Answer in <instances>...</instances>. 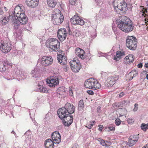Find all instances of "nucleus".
I'll return each mask as SVG.
<instances>
[{
  "instance_id": "1",
  "label": "nucleus",
  "mask_w": 148,
  "mask_h": 148,
  "mask_svg": "<svg viewBox=\"0 0 148 148\" xmlns=\"http://www.w3.org/2000/svg\"><path fill=\"white\" fill-rule=\"evenodd\" d=\"M75 112L74 106L69 103L66 104L64 107L58 110V114L60 119H62L67 115L71 114Z\"/></svg>"
},
{
  "instance_id": "2",
  "label": "nucleus",
  "mask_w": 148,
  "mask_h": 148,
  "mask_svg": "<svg viewBox=\"0 0 148 148\" xmlns=\"http://www.w3.org/2000/svg\"><path fill=\"white\" fill-rule=\"evenodd\" d=\"M113 4L115 11L118 14H121L127 10V4L124 0H114Z\"/></svg>"
},
{
  "instance_id": "3",
  "label": "nucleus",
  "mask_w": 148,
  "mask_h": 148,
  "mask_svg": "<svg viewBox=\"0 0 148 148\" xmlns=\"http://www.w3.org/2000/svg\"><path fill=\"white\" fill-rule=\"evenodd\" d=\"M136 38L133 36H128L126 39V46L130 49L135 50L137 46Z\"/></svg>"
},
{
  "instance_id": "4",
  "label": "nucleus",
  "mask_w": 148,
  "mask_h": 148,
  "mask_svg": "<svg viewBox=\"0 0 148 148\" xmlns=\"http://www.w3.org/2000/svg\"><path fill=\"white\" fill-rule=\"evenodd\" d=\"M60 42L56 39L51 38L48 47L51 51H57L60 49Z\"/></svg>"
},
{
  "instance_id": "5",
  "label": "nucleus",
  "mask_w": 148,
  "mask_h": 148,
  "mask_svg": "<svg viewBox=\"0 0 148 148\" xmlns=\"http://www.w3.org/2000/svg\"><path fill=\"white\" fill-rule=\"evenodd\" d=\"M121 21L118 23L117 26L120 29L123 31L126 24L130 21V19L124 16H122L120 17Z\"/></svg>"
},
{
  "instance_id": "6",
  "label": "nucleus",
  "mask_w": 148,
  "mask_h": 148,
  "mask_svg": "<svg viewBox=\"0 0 148 148\" xmlns=\"http://www.w3.org/2000/svg\"><path fill=\"white\" fill-rule=\"evenodd\" d=\"M12 45L10 42H0V49L4 53H7L10 51Z\"/></svg>"
},
{
  "instance_id": "7",
  "label": "nucleus",
  "mask_w": 148,
  "mask_h": 148,
  "mask_svg": "<svg viewBox=\"0 0 148 148\" xmlns=\"http://www.w3.org/2000/svg\"><path fill=\"white\" fill-rule=\"evenodd\" d=\"M53 61L51 56H43L41 59V64L43 66H48L52 64Z\"/></svg>"
},
{
  "instance_id": "8",
  "label": "nucleus",
  "mask_w": 148,
  "mask_h": 148,
  "mask_svg": "<svg viewBox=\"0 0 148 148\" xmlns=\"http://www.w3.org/2000/svg\"><path fill=\"white\" fill-rule=\"evenodd\" d=\"M9 16H8L6 15L2 16L0 18V25H2L7 24L9 21H11L12 17V14H11V11L9 12Z\"/></svg>"
},
{
  "instance_id": "9",
  "label": "nucleus",
  "mask_w": 148,
  "mask_h": 148,
  "mask_svg": "<svg viewBox=\"0 0 148 148\" xmlns=\"http://www.w3.org/2000/svg\"><path fill=\"white\" fill-rule=\"evenodd\" d=\"M59 79L58 77L52 76L50 78L47 79L46 82L49 86L53 87L59 84Z\"/></svg>"
},
{
  "instance_id": "10",
  "label": "nucleus",
  "mask_w": 148,
  "mask_h": 148,
  "mask_svg": "<svg viewBox=\"0 0 148 148\" xmlns=\"http://www.w3.org/2000/svg\"><path fill=\"white\" fill-rule=\"evenodd\" d=\"M67 35L66 29L64 28L60 29L58 32V38L61 41H63L66 39Z\"/></svg>"
},
{
  "instance_id": "11",
  "label": "nucleus",
  "mask_w": 148,
  "mask_h": 148,
  "mask_svg": "<svg viewBox=\"0 0 148 148\" xmlns=\"http://www.w3.org/2000/svg\"><path fill=\"white\" fill-rule=\"evenodd\" d=\"M16 18L17 19L20 23L22 25L26 24L28 22V18L24 13L23 12L21 14L15 16Z\"/></svg>"
},
{
  "instance_id": "12",
  "label": "nucleus",
  "mask_w": 148,
  "mask_h": 148,
  "mask_svg": "<svg viewBox=\"0 0 148 148\" xmlns=\"http://www.w3.org/2000/svg\"><path fill=\"white\" fill-rule=\"evenodd\" d=\"M57 58L58 62L61 64H66L67 61L66 58L64 51H61L60 52L59 54L58 55Z\"/></svg>"
},
{
  "instance_id": "13",
  "label": "nucleus",
  "mask_w": 148,
  "mask_h": 148,
  "mask_svg": "<svg viewBox=\"0 0 148 148\" xmlns=\"http://www.w3.org/2000/svg\"><path fill=\"white\" fill-rule=\"evenodd\" d=\"M52 139L54 143L58 144L61 141V136L58 132L55 131L53 132L51 135Z\"/></svg>"
},
{
  "instance_id": "14",
  "label": "nucleus",
  "mask_w": 148,
  "mask_h": 148,
  "mask_svg": "<svg viewBox=\"0 0 148 148\" xmlns=\"http://www.w3.org/2000/svg\"><path fill=\"white\" fill-rule=\"evenodd\" d=\"M24 7L22 6L21 7L19 5H17L15 7L14 10L13 12L12 11H10L11 12V14H12L13 16H16L20 14H21L23 12V11L22 9V8H23Z\"/></svg>"
},
{
  "instance_id": "15",
  "label": "nucleus",
  "mask_w": 148,
  "mask_h": 148,
  "mask_svg": "<svg viewBox=\"0 0 148 148\" xmlns=\"http://www.w3.org/2000/svg\"><path fill=\"white\" fill-rule=\"evenodd\" d=\"M116 79L114 76H111L109 77L105 83V86L107 87H110L115 83Z\"/></svg>"
},
{
  "instance_id": "16",
  "label": "nucleus",
  "mask_w": 148,
  "mask_h": 148,
  "mask_svg": "<svg viewBox=\"0 0 148 148\" xmlns=\"http://www.w3.org/2000/svg\"><path fill=\"white\" fill-rule=\"evenodd\" d=\"M76 54L82 59H84L86 57L85 52L83 49L77 48L75 50Z\"/></svg>"
},
{
  "instance_id": "17",
  "label": "nucleus",
  "mask_w": 148,
  "mask_h": 148,
  "mask_svg": "<svg viewBox=\"0 0 148 148\" xmlns=\"http://www.w3.org/2000/svg\"><path fill=\"white\" fill-rule=\"evenodd\" d=\"M39 0H26V3L29 7L34 8L38 4Z\"/></svg>"
},
{
  "instance_id": "18",
  "label": "nucleus",
  "mask_w": 148,
  "mask_h": 148,
  "mask_svg": "<svg viewBox=\"0 0 148 148\" xmlns=\"http://www.w3.org/2000/svg\"><path fill=\"white\" fill-rule=\"evenodd\" d=\"M94 79L90 78L86 80L84 83L85 87L87 88L92 89Z\"/></svg>"
},
{
  "instance_id": "19",
  "label": "nucleus",
  "mask_w": 148,
  "mask_h": 148,
  "mask_svg": "<svg viewBox=\"0 0 148 148\" xmlns=\"http://www.w3.org/2000/svg\"><path fill=\"white\" fill-rule=\"evenodd\" d=\"M61 11L58 9H55L53 12L52 14V21L57 17H59V16H60V15L61 14Z\"/></svg>"
},
{
  "instance_id": "20",
  "label": "nucleus",
  "mask_w": 148,
  "mask_h": 148,
  "mask_svg": "<svg viewBox=\"0 0 148 148\" xmlns=\"http://www.w3.org/2000/svg\"><path fill=\"white\" fill-rule=\"evenodd\" d=\"M54 142L51 139H48L45 143V145L46 148H53Z\"/></svg>"
},
{
  "instance_id": "21",
  "label": "nucleus",
  "mask_w": 148,
  "mask_h": 148,
  "mask_svg": "<svg viewBox=\"0 0 148 148\" xmlns=\"http://www.w3.org/2000/svg\"><path fill=\"white\" fill-rule=\"evenodd\" d=\"M64 20V16L63 15H60V16L57 17L52 21L55 25H59L61 24Z\"/></svg>"
},
{
  "instance_id": "22",
  "label": "nucleus",
  "mask_w": 148,
  "mask_h": 148,
  "mask_svg": "<svg viewBox=\"0 0 148 148\" xmlns=\"http://www.w3.org/2000/svg\"><path fill=\"white\" fill-rule=\"evenodd\" d=\"M133 29L132 25L130 24V22L129 21L124 27L123 31L125 33H127L132 31Z\"/></svg>"
},
{
  "instance_id": "23",
  "label": "nucleus",
  "mask_w": 148,
  "mask_h": 148,
  "mask_svg": "<svg viewBox=\"0 0 148 148\" xmlns=\"http://www.w3.org/2000/svg\"><path fill=\"white\" fill-rule=\"evenodd\" d=\"M15 28L17 29L18 27L19 21L14 16H13L11 21Z\"/></svg>"
},
{
  "instance_id": "24",
  "label": "nucleus",
  "mask_w": 148,
  "mask_h": 148,
  "mask_svg": "<svg viewBox=\"0 0 148 148\" xmlns=\"http://www.w3.org/2000/svg\"><path fill=\"white\" fill-rule=\"evenodd\" d=\"M47 3L49 6L54 8L57 3V1L56 0H47Z\"/></svg>"
},
{
  "instance_id": "25",
  "label": "nucleus",
  "mask_w": 148,
  "mask_h": 148,
  "mask_svg": "<svg viewBox=\"0 0 148 148\" xmlns=\"http://www.w3.org/2000/svg\"><path fill=\"white\" fill-rule=\"evenodd\" d=\"M93 81L92 89L95 90L99 89L101 87L100 84L95 79H94Z\"/></svg>"
},
{
  "instance_id": "26",
  "label": "nucleus",
  "mask_w": 148,
  "mask_h": 148,
  "mask_svg": "<svg viewBox=\"0 0 148 148\" xmlns=\"http://www.w3.org/2000/svg\"><path fill=\"white\" fill-rule=\"evenodd\" d=\"M31 75L33 77L36 78L39 77V73L38 69L35 68L32 71Z\"/></svg>"
},
{
  "instance_id": "27",
  "label": "nucleus",
  "mask_w": 148,
  "mask_h": 148,
  "mask_svg": "<svg viewBox=\"0 0 148 148\" xmlns=\"http://www.w3.org/2000/svg\"><path fill=\"white\" fill-rule=\"evenodd\" d=\"M63 119H64V120H66V121L69 122V124H71L73 122V118L72 116L67 115Z\"/></svg>"
},
{
  "instance_id": "28",
  "label": "nucleus",
  "mask_w": 148,
  "mask_h": 148,
  "mask_svg": "<svg viewBox=\"0 0 148 148\" xmlns=\"http://www.w3.org/2000/svg\"><path fill=\"white\" fill-rule=\"evenodd\" d=\"M37 90L38 91L44 93H47L48 92V91L46 88L39 85L38 86Z\"/></svg>"
},
{
  "instance_id": "29",
  "label": "nucleus",
  "mask_w": 148,
  "mask_h": 148,
  "mask_svg": "<svg viewBox=\"0 0 148 148\" xmlns=\"http://www.w3.org/2000/svg\"><path fill=\"white\" fill-rule=\"evenodd\" d=\"M81 68L80 63H79L76 65H75L72 68V70L73 72L76 73L78 72Z\"/></svg>"
},
{
  "instance_id": "30",
  "label": "nucleus",
  "mask_w": 148,
  "mask_h": 148,
  "mask_svg": "<svg viewBox=\"0 0 148 148\" xmlns=\"http://www.w3.org/2000/svg\"><path fill=\"white\" fill-rule=\"evenodd\" d=\"M64 88L63 87H59L56 90L57 94L60 95H63L65 92Z\"/></svg>"
},
{
  "instance_id": "31",
  "label": "nucleus",
  "mask_w": 148,
  "mask_h": 148,
  "mask_svg": "<svg viewBox=\"0 0 148 148\" xmlns=\"http://www.w3.org/2000/svg\"><path fill=\"white\" fill-rule=\"evenodd\" d=\"M79 62L76 58L75 59L72 60H71L70 62V64L71 69L75 65L79 63Z\"/></svg>"
},
{
  "instance_id": "32",
  "label": "nucleus",
  "mask_w": 148,
  "mask_h": 148,
  "mask_svg": "<svg viewBox=\"0 0 148 148\" xmlns=\"http://www.w3.org/2000/svg\"><path fill=\"white\" fill-rule=\"evenodd\" d=\"M78 16L75 15L71 19V22L72 24L74 25H77V21L78 19Z\"/></svg>"
},
{
  "instance_id": "33",
  "label": "nucleus",
  "mask_w": 148,
  "mask_h": 148,
  "mask_svg": "<svg viewBox=\"0 0 148 148\" xmlns=\"http://www.w3.org/2000/svg\"><path fill=\"white\" fill-rule=\"evenodd\" d=\"M122 53L121 51H117L115 56L114 58V59L116 60V61L119 60L121 58V56H122Z\"/></svg>"
},
{
  "instance_id": "34",
  "label": "nucleus",
  "mask_w": 148,
  "mask_h": 148,
  "mask_svg": "<svg viewBox=\"0 0 148 148\" xmlns=\"http://www.w3.org/2000/svg\"><path fill=\"white\" fill-rule=\"evenodd\" d=\"M131 79H132L134 77L136 76L138 74V71L136 70H133L130 73Z\"/></svg>"
},
{
  "instance_id": "35",
  "label": "nucleus",
  "mask_w": 148,
  "mask_h": 148,
  "mask_svg": "<svg viewBox=\"0 0 148 148\" xmlns=\"http://www.w3.org/2000/svg\"><path fill=\"white\" fill-rule=\"evenodd\" d=\"M98 140L100 142V144L102 146L106 147L108 146L107 143L108 142L107 141L101 138H99Z\"/></svg>"
},
{
  "instance_id": "36",
  "label": "nucleus",
  "mask_w": 148,
  "mask_h": 148,
  "mask_svg": "<svg viewBox=\"0 0 148 148\" xmlns=\"http://www.w3.org/2000/svg\"><path fill=\"white\" fill-rule=\"evenodd\" d=\"M84 104L83 100H80L78 103V109L79 110H81L84 108Z\"/></svg>"
},
{
  "instance_id": "37",
  "label": "nucleus",
  "mask_w": 148,
  "mask_h": 148,
  "mask_svg": "<svg viewBox=\"0 0 148 148\" xmlns=\"http://www.w3.org/2000/svg\"><path fill=\"white\" fill-rule=\"evenodd\" d=\"M78 19L77 21V25H83L84 24V21H83V19L82 18H79V17L78 16Z\"/></svg>"
},
{
  "instance_id": "38",
  "label": "nucleus",
  "mask_w": 148,
  "mask_h": 148,
  "mask_svg": "<svg viewBox=\"0 0 148 148\" xmlns=\"http://www.w3.org/2000/svg\"><path fill=\"white\" fill-rule=\"evenodd\" d=\"M129 140L128 143L130 146L131 147L133 146L136 143V142H135V141L134 140H133L130 137H129Z\"/></svg>"
},
{
  "instance_id": "39",
  "label": "nucleus",
  "mask_w": 148,
  "mask_h": 148,
  "mask_svg": "<svg viewBox=\"0 0 148 148\" xmlns=\"http://www.w3.org/2000/svg\"><path fill=\"white\" fill-rule=\"evenodd\" d=\"M141 129L145 131L148 129V123L147 124H142L141 126Z\"/></svg>"
},
{
  "instance_id": "40",
  "label": "nucleus",
  "mask_w": 148,
  "mask_h": 148,
  "mask_svg": "<svg viewBox=\"0 0 148 148\" xmlns=\"http://www.w3.org/2000/svg\"><path fill=\"white\" fill-rule=\"evenodd\" d=\"M6 69V67L4 64H3L2 65L0 64V71L1 72H4Z\"/></svg>"
},
{
  "instance_id": "41",
  "label": "nucleus",
  "mask_w": 148,
  "mask_h": 148,
  "mask_svg": "<svg viewBox=\"0 0 148 148\" xmlns=\"http://www.w3.org/2000/svg\"><path fill=\"white\" fill-rule=\"evenodd\" d=\"M4 64L5 65V66L6 67L7 66H12V65L11 61L10 60H6L4 62Z\"/></svg>"
},
{
  "instance_id": "42",
  "label": "nucleus",
  "mask_w": 148,
  "mask_h": 148,
  "mask_svg": "<svg viewBox=\"0 0 148 148\" xmlns=\"http://www.w3.org/2000/svg\"><path fill=\"white\" fill-rule=\"evenodd\" d=\"M130 137L133 140H134L136 142L138 139V136L137 135H132Z\"/></svg>"
},
{
  "instance_id": "43",
  "label": "nucleus",
  "mask_w": 148,
  "mask_h": 148,
  "mask_svg": "<svg viewBox=\"0 0 148 148\" xmlns=\"http://www.w3.org/2000/svg\"><path fill=\"white\" fill-rule=\"evenodd\" d=\"M121 121L119 119H117L115 121V123L117 125H119L121 123Z\"/></svg>"
},
{
  "instance_id": "44",
  "label": "nucleus",
  "mask_w": 148,
  "mask_h": 148,
  "mask_svg": "<svg viewBox=\"0 0 148 148\" xmlns=\"http://www.w3.org/2000/svg\"><path fill=\"white\" fill-rule=\"evenodd\" d=\"M134 59V56L131 54L129 55V62H132Z\"/></svg>"
},
{
  "instance_id": "45",
  "label": "nucleus",
  "mask_w": 148,
  "mask_h": 148,
  "mask_svg": "<svg viewBox=\"0 0 148 148\" xmlns=\"http://www.w3.org/2000/svg\"><path fill=\"white\" fill-rule=\"evenodd\" d=\"M121 111L123 113V114H120V116H123L124 114H126L127 113V111L124 108H122L121 110Z\"/></svg>"
},
{
  "instance_id": "46",
  "label": "nucleus",
  "mask_w": 148,
  "mask_h": 148,
  "mask_svg": "<svg viewBox=\"0 0 148 148\" xmlns=\"http://www.w3.org/2000/svg\"><path fill=\"white\" fill-rule=\"evenodd\" d=\"M62 64L63 65V68L64 71H67L69 69V66L66 65V64Z\"/></svg>"
},
{
  "instance_id": "47",
  "label": "nucleus",
  "mask_w": 148,
  "mask_h": 148,
  "mask_svg": "<svg viewBox=\"0 0 148 148\" xmlns=\"http://www.w3.org/2000/svg\"><path fill=\"white\" fill-rule=\"evenodd\" d=\"M77 0H69V4L72 5H75Z\"/></svg>"
},
{
  "instance_id": "48",
  "label": "nucleus",
  "mask_w": 148,
  "mask_h": 148,
  "mask_svg": "<svg viewBox=\"0 0 148 148\" xmlns=\"http://www.w3.org/2000/svg\"><path fill=\"white\" fill-rule=\"evenodd\" d=\"M127 122L130 124H132L134 122V120L132 118H129L127 120Z\"/></svg>"
},
{
  "instance_id": "49",
  "label": "nucleus",
  "mask_w": 148,
  "mask_h": 148,
  "mask_svg": "<svg viewBox=\"0 0 148 148\" xmlns=\"http://www.w3.org/2000/svg\"><path fill=\"white\" fill-rule=\"evenodd\" d=\"M130 102L129 100H125L122 101V103L125 105H127L130 103Z\"/></svg>"
},
{
  "instance_id": "50",
  "label": "nucleus",
  "mask_w": 148,
  "mask_h": 148,
  "mask_svg": "<svg viewBox=\"0 0 148 148\" xmlns=\"http://www.w3.org/2000/svg\"><path fill=\"white\" fill-rule=\"evenodd\" d=\"M64 121L63 122V123L64 125L65 126H69L71 124H69V122L66 121V120H64Z\"/></svg>"
},
{
  "instance_id": "51",
  "label": "nucleus",
  "mask_w": 148,
  "mask_h": 148,
  "mask_svg": "<svg viewBox=\"0 0 148 148\" xmlns=\"http://www.w3.org/2000/svg\"><path fill=\"white\" fill-rule=\"evenodd\" d=\"M138 104L137 103H135L134 104V108L133 109V111L134 112L136 111L138 109Z\"/></svg>"
},
{
  "instance_id": "52",
  "label": "nucleus",
  "mask_w": 148,
  "mask_h": 148,
  "mask_svg": "<svg viewBox=\"0 0 148 148\" xmlns=\"http://www.w3.org/2000/svg\"><path fill=\"white\" fill-rule=\"evenodd\" d=\"M97 3L99 4V5L102 4V3L103 0H95Z\"/></svg>"
},
{
  "instance_id": "53",
  "label": "nucleus",
  "mask_w": 148,
  "mask_h": 148,
  "mask_svg": "<svg viewBox=\"0 0 148 148\" xmlns=\"http://www.w3.org/2000/svg\"><path fill=\"white\" fill-rule=\"evenodd\" d=\"M87 92L89 95H93L94 94L93 91L91 90H87Z\"/></svg>"
},
{
  "instance_id": "54",
  "label": "nucleus",
  "mask_w": 148,
  "mask_h": 148,
  "mask_svg": "<svg viewBox=\"0 0 148 148\" xmlns=\"http://www.w3.org/2000/svg\"><path fill=\"white\" fill-rule=\"evenodd\" d=\"M115 127L114 126H109L108 129L110 131H112L114 130Z\"/></svg>"
},
{
  "instance_id": "55",
  "label": "nucleus",
  "mask_w": 148,
  "mask_h": 148,
  "mask_svg": "<svg viewBox=\"0 0 148 148\" xmlns=\"http://www.w3.org/2000/svg\"><path fill=\"white\" fill-rule=\"evenodd\" d=\"M125 95L124 92H121L119 94V97H123Z\"/></svg>"
},
{
  "instance_id": "56",
  "label": "nucleus",
  "mask_w": 148,
  "mask_h": 148,
  "mask_svg": "<svg viewBox=\"0 0 148 148\" xmlns=\"http://www.w3.org/2000/svg\"><path fill=\"white\" fill-rule=\"evenodd\" d=\"M98 126L99 127V128L98 129V130L99 131H101L103 128V125H99Z\"/></svg>"
},
{
  "instance_id": "57",
  "label": "nucleus",
  "mask_w": 148,
  "mask_h": 148,
  "mask_svg": "<svg viewBox=\"0 0 148 148\" xmlns=\"http://www.w3.org/2000/svg\"><path fill=\"white\" fill-rule=\"evenodd\" d=\"M97 110V112H101V107L100 106L98 107Z\"/></svg>"
},
{
  "instance_id": "58",
  "label": "nucleus",
  "mask_w": 148,
  "mask_h": 148,
  "mask_svg": "<svg viewBox=\"0 0 148 148\" xmlns=\"http://www.w3.org/2000/svg\"><path fill=\"white\" fill-rule=\"evenodd\" d=\"M4 13L3 11L1 8L0 7V15H2Z\"/></svg>"
},
{
  "instance_id": "59",
  "label": "nucleus",
  "mask_w": 148,
  "mask_h": 148,
  "mask_svg": "<svg viewBox=\"0 0 148 148\" xmlns=\"http://www.w3.org/2000/svg\"><path fill=\"white\" fill-rule=\"evenodd\" d=\"M125 60H126V61L128 62H129V56H126L125 58Z\"/></svg>"
},
{
  "instance_id": "60",
  "label": "nucleus",
  "mask_w": 148,
  "mask_h": 148,
  "mask_svg": "<svg viewBox=\"0 0 148 148\" xmlns=\"http://www.w3.org/2000/svg\"><path fill=\"white\" fill-rule=\"evenodd\" d=\"M11 133L13 134L14 135L16 138L18 136H17L16 134V133L14 131V130H12V131L11 132Z\"/></svg>"
},
{
  "instance_id": "61",
  "label": "nucleus",
  "mask_w": 148,
  "mask_h": 148,
  "mask_svg": "<svg viewBox=\"0 0 148 148\" xmlns=\"http://www.w3.org/2000/svg\"><path fill=\"white\" fill-rule=\"evenodd\" d=\"M143 66V64L142 63H140L139 64H138V67L139 68H141Z\"/></svg>"
},
{
  "instance_id": "62",
  "label": "nucleus",
  "mask_w": 148,
  "mask_h": 148,
  "mask_svg": "<svg viewBox=\"0 0 148 148\" xmlns=\"http://www.w3.org/2000/svg\"><path fill=\"white\" fill-rule=\"evenodd\" d=\"M95 121H91L90 122V125H92V126H93V124H94V123L95 122Z\"/></svg>"
},
{
  "instance_id": "63",
  "label": "nucleus",
  "mask_w": 148,
  "mask_h": 148,
  "mask_svg": "<svg viewBox=\"0 0 148 148\" xmlns=\"http://www.w3.org/2000/svg\"><path fill=\"white\" fill-rule=\"evenodd\" d=\"M92 125H90V124H89L88 125H87V126H86V127H87L89 129H91L92 128Z\"/></svg>"
},
{
  "instance_id": "64",
  "label": "nucleus",
  "mask_w": 148,
  "mask_h": 148,
  "mask_svg": "<svg viewBox=\"0 0 148 148\" xmlns=\"http://www.w3.org/2000/svg\"><path fill=\"white\" fill-rule=\"evenodd\" d=\"M145 12L148 13V5H147V7L146 9L145 10Z\"/></svg>"
}]
</instances>
